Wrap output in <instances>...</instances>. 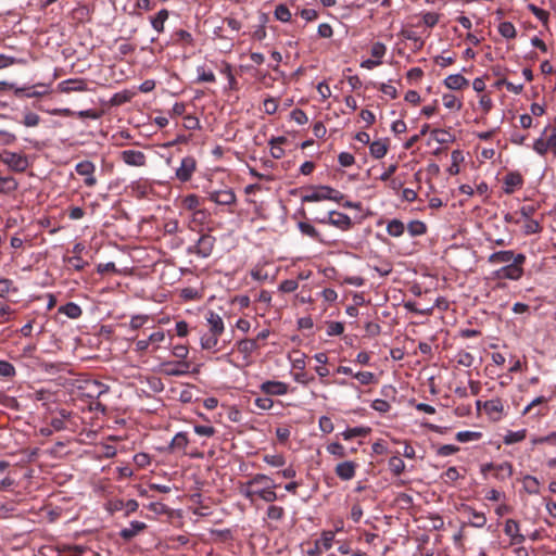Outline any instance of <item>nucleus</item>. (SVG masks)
I'll return each mask as SVG.
<instances>
[{
    "mask_svg": "<svg viewBox=\"0 0 556 556\" xmlns=\"http://www.w3.org/2000/svg\"><path fill=\"white\" fill-rule=\"evenodd\" d=\"M343 198V193L329 186H314L306 189L305 194L302 195L301 200L302 202H318L330 200L340 203Z\"/></svg>",
    "mask_w": 556,
    "mask_h": 556,
    "instance_id": "1",
    "label": "nucleus"
},
{
    "mask_svg": "<svg viewBox=\"0 0 556 556\" xmlns=\"http://www.w3.org/2000/svg\"><path fill=\"white\" fill-rule=\"evenodd\" d=\"M526 255L518 253L515 262L501 267L494 271V276L498 279L519 280L523 276V265L526 263Z\"/></svg>",
    "mask_w": 556,
    "mask_h": 556,
    "instance_id": "2",
    "label": "nucleus"
},
{
    "mask_svg": "<svg viewBox=\"0 0 556 556\" xmlns=\"http://www.w3.org/2000/svg\"><path fill=\"white\" fill-rule=\"evenodd\" d=\"M0 160L12 172L24 173L29 167L28 157L22 153L3 150L0 153Z\"/></svg>",
    "mask_w": 556,
    "mask_h": 556,
    "instance_id": "3",
    "label": "nucleus"
},
{
    "mask_svg": "<svg viewBox=\"0 0 556 556\" xmlns=\"http://www.w3.org/2000/svg\"><path fill=\"white\" fill-rule=\"evenodd\" d=\"M216 243V238L210 233H203L198 239L197 243L188 248L189 254H195L202 258L211 256Z\"/></svg>",
    "mask_w": 556,
    "mask_h": 556,
    "instance_id": "4",
    "label": "nucleus"
},
{
    "mask_svg": "<svg viewBox=\"0 0 556 556\" xmlns=\"http://www.w3.org/2000/svg\"><path fill=\"white\" fill-rule=\"evenodd\" d=\"M318 224H328L340 228L341 230H349L352 227V219L349 215L336 211L328 212L324 218H315Z\"/></svg>",
    "mask_w": 556,
    "mask_h": 556,
    "instance_id": "5",
    "label": "nucleus"
},
{
    "mask_svg": "<svg viewBox=\"0 0 556 556\" xmlns=\"http://www.w3.org/2000/svg\"><path fill=\"white\" fill-rule=\"evenodd\" d=\"M75 172L84 177V185L88 188H93L98 184L96 177V165L89 160H84L75 165Z\"/></svg>",
    "mask_w": 556,
    "mask_h": 556,
    "instance_id": "6",
    "label": "nucleus"
},
{
    "mask_svg": "<svg viewBox=\"0 0 556 556\" xmlns=\"http://www.w3.org/2000/svg\"><path fill=\"white\" fill-rule=\"evenodd\" d=\"M197 170V161L193 156H185L179 167L176 168L175 176L180 182L189 181Z\"/></svg>",
    "mask_w": 556,
    "mask_h": 556,
    "instance_id": "7",
    "label": "nucleus"
},
{
    "mask_svg": "<svg viewBox=\"0 0 556 556\" xmlns=\"http://www.w3.org/2000/svg\"><path fill=\"white\" fill-rule=\"evenodd\" d=\"M208 200L218 204L230 206L237 202V197L231 188L208 191Z\"/></svg>",
    "mask_w": 556,
    "mask_h": 556,
    "instance_id": "8",
    "label": "nucleus"
},
{
    "mask_svg": "<svg viewBox=\"0 0 556 556\" xmlns=\"http://www.w3.org/2000/svg\"><path fill=\"white\" fill-rule=\"evenodd\" d=\"M118 159L128 166L143 167L147 165V156L139 150H123L119 152Z\"/></svg>",
    "mask_w": 556,
    "mask_h": 556,
    "instance_id": "9",
    "label": "nucleus"
},
{
    "mask_svg": "<svg viewBox=\"0 0 556 556\" xmlns=\"http://www.w3.org/2000/svg\"><path fill=\"white\" fill-rule=\"evenodd\" d=\"M189 444V438L187 432H178L174 435L167 447H165L166 453H180L181 455H187V446Z\"/></svg>",
    "mask_w": 556,
    "mask_h": 556,
    "instance_id": "10",
    "label": "nucleus"
},
{
    "mask_svg": "<svg viewBox=\"0 0 556 556\" xmlns=\"http://www.w3.org/2000/svg\"><path fill=\"white\" fill-rule=\"evenodd\" d=\"M504 533L509 536L511 545H518L525 542L526 538L520 533L519 522L515 519H507L504 526Z\"/></svg>",
    "mask_w": 556,
    "mask_h": 556,
    "instance_id": "11",
    "label": "nucleus"
},
{
    "mask_svg": "<svg viewBox=\"0 0 556 556\" xmlns=\"http://www.w3.org/2000/svg\"><path fill=\"white\" fill-rule=\"evenodd\" d=\"M248 486H258L263 485V488H256V490H267L270 491V495H277L275 492V488L277 486L271 478L264 473H256L254 475L248 482Z\"/></svg>",
    "mask_w": 556,
    "mask_h": 556,
    "instance_id": "12",
    "label": "nucleus"
},
{
    "mask_svg": "<svg viewBox=\"0 0 556 556\" xmlns=\"http://www.w3.org/2000/svg\"><path fill=\"white\" fill-rule=\"evenodd\" d=\"M523 177L518 172L508 173L503 179V190L506 194L514 193L517 189H520L523 186Z\"/></svg>",
    "mask_w": 556,
    "mask_h": 556,
    "instance_id": "13",
    "label": "nucleus"
},
{
    "mask_svg": "<svg viewBox=\"0 0 556 556\" xmlns=\"http://www.w3.org/2000/svg\"><path fill=\"white\" fill-rule=\"evenodd\" d=\"M260 389L267 395H285L289 391V386L282 381L267 380L260 386Z\"/></svg>",
    "mask_w": 556,
    "mask_h": 556,
    "instance_id": "14",
    "label": "nucleus"
},
{
    "mask_svg": "<svg viewBox=\"0 0 556 556\" xmlns=\"http://www.w3.org/2000/svg\"><path fill=\"white\" fill-rule=\"evenodd\" d=\"M485 414L494 421L500 420L504 414V404L501 399H492L483 404Z\"/></svg>",
    "mask_w": 556,
    "mask_h": 556,
    "instance_id": "15",
    "label": "nucleus"
},
{
    "mask_svg": "<svg viewBox=\"0 0 556 556\" xmlns=\"http://www.w3.org/2000/svg\"><path fill=\"white\" fill-rule=\"evenodd\" d=\"M358 465L355 462L346 460L339 463L336 468V475L343 481L352 480L355 477Z\"/></svg>",
    "mask_w": 556,
    "mask_h": 556,
    "instance_id": "16",
    "label": "nucleus"
},
{
    "mask_svg": "<svg viewBox=\"0 0 556 556\" xmlns=\"http://www.w3.org/2000/svg\"><path fill=\"white\" fill-rule=\"evenodd\" d=\"M147 529V525L142 521H131L129 527L124 528L119 531V536L126 541H131L135 536L140 534Z\"/></svg>",
    "mask_w": 556,
    "mask_h": 556,
    "instance_id": "17",
    "label": "nucleus"
},
{
    "mask_svg": "<svg viewBox=\"0 0 556 556\" xmlns=\"http://www.w3.org/2000/svg\"><path fill=\"white\" fill-rule=\"evenodd\" d=\"M242 494L245 498L253 501L254 496L267 502L273 503L278 500V495H270V491L267 490H256V486H248L242 491Z\"/></svg>",
    "mask_w": 556,
    "mask_h": 556,
    "instance_id": "18",
    "label": "nucleus"
},
{
    "mask_svg": "<svg viewBox=\"0 0 556 556\" xmlns=\"http://www.w3.org/2000/svg\"><path fill=\"white\" fill-rule=\"evenodd\" d=\"M516 257H517V254H515V252L513 250H503V251L494 252L491 255H489L488 263H490L492 265H496V264L508 265V264L515 262Z\"/></svg>",
    "mask_w": 556,
    "mask_h": 556,
    "instance_id": "19",
    "label": "nucleus"
},
{
    "mask_svg": "<svg viewBox=\"0 0 556 556\" xmlns=\"http://www.w3.org/2000/svg\"><path fill=\"white\" fill-rule=\"evenodd\" d=\"M206 320L210 327V333L222 336L225 330L222 317L217 313L210 311L206 315Z\"/></svg>",
    "mask_w": 556,
    "mask_h": 556,
    "instance_id": "20",
    "label": "nucleus"
},
{
    "mask_svg": "<svg viewBox=\"0 0 556 556\" xmlns=\"http://www.w3.org/2000/svg\"><path fill=\"white\" fill-rule=\"evenodd\" d=\"M444 85L451 90H462L468 87L469 81L460 74H453L444 79Z\"/></svg>",
    "mask_w": 556,
    "mask_h": 556,
    "instance_id": "21",
    "label": "nucleus"
},
{
    "mask_svg": "<svg viewBox=\"0 0 556 556\" xmlns=\"http://www.w3.org/2000/svg\"><path fill=\"white\" fill-rule=\"evenodd\" d=\"M63 92L85 91L87 90V83L81 78L67 79L60 84Z\"/></svg>",
    "mask_w": 556,
    "mask_h": 556,
    "instance_id": "22",
    "label": "nucleus"
},
{
    "mask_svg": "<svg viewBox=\"0 0 556 556\" xmlns=\"http://www.w3.org/2000/svg\"><path fill=\"white\" fill-rule=\"evenodd\" d=\"M464 511L467 513L470 517V526L475 528H483L486 523V517L484 513L477 511L471 506H465Z\"/></svg>",
    "mask_w": 556,
    "mask_h": 556,
    "instance_id": "23",
    "label": "nucleus"
},
{
    "mask_svg": "<svg viewBox=\"0 0 556 556\" xmlns=\"http://www.w3.org/2000/svg\"><path fill=\"white\" fill-rule=\"evenodd\" d=\"M287 142V138L283 137V136H280V137H273L270 140H269V146H270V154L274 159L276 160H279L281 157H283L285 155V150L282 149V144Z\"/></svg>",
    "mask_w": 556,
    "mask_h": 556,
    "instance_id": "24",
    "label": "nucleus"
},
{
    "mask_svg": "<svg viewBox=\"0 0 556 556\" xmlns=\"http://www.w3.org/2000/svg\"><path fill=\"white\" fill-rule=\"evenodd\" d=\"M258 348L260 346L256 343V340L253 339H242L237 342V349L244 356V358L250 357L251 354L255 352Z\"/></svg>",
    "mask_w": 556,
    "mask_h": 556,
    "instance_id": "25",
    "label": "nucleus"
},
{
    "mask_svg": "<svg viewBox=\"0 0 556 556\" xmlns=\"http://www.w3.org/2000/svg\"><path fill=\"white\" fill-rule=\"evenodd\" d=\"M514 473V467L509 462H503L496 465V470L494 471V478L498 481H505L509 479Z\"/></svg>",
    "mask_w": 556,
    "mask_h": 556,
    "instance_id": "26",
    "label": "nucleus"
},
{
    "mask_svg": "<svg viewBox=\"0 0 556 556\" xmlns=\"http://www.w3.org/2000/svg\"><path fill=\"white\" fill-rule=\"evenodd\" d=\"M169 16V12L166 9L160 10L154 16L150 18L151 26L157 33H163L165 28V22Z\"/></svg>",
    "mask_w": 556,
    "mask_h": 556,
    "instance_id": "27",
    "label": "nucleus"
},
{
    "mask_svg": "<svg viewBox=\"0 0 556 556\" xmlns=\"http://www.w3.org/2000/svg\"><path fill=\"white\" fill-rule=\"evenodd\" d=\"M523 490L530 495L540 494V482L536 477L527 475L522 479Z\"/></svg>",
    "mask_w": 556,
    "mask_h": 556,
    "instance_id": "28",
    "label": "nucleus"
},
{
    "mask_svg": "<svg viewBox=\"0 0 556 556\" xmlns=\"http://www.w3.org/2000/svg\"><path fill=\"white\" fill-rule=\"evenodd\" d=\"M59 313L64 314L68 318L76 319L83 314L80 306L74 302H68L65 305L59 307Z\"/></svg>",
    "mask_w": 556,
    "mask_h": 556,
    "instance_id": "29",
    "label": "nucleus"
},
{
    "mask_svg": "<svg viewBox=\"0 0 556 556\" xmlns=\"http://www.w3.org/2000/svg\"><path fill=\"white\" fill-rule=\"evenodd\" d=\"M389 146L383 140H376L369 144L370 155L375 159H382L388 152Z\"/></svg>",
    "mask_w": 556,
    "mask_h": 556,
    "instance_id": "30",
    "label": "nucleus"
},
{
    "mask_svg": "<svg viewBox=\"0 0 556 556\" xmlns=\"http://www.w3.org/2000/svg\"><path fill=\"white\" fill-rule=\"evenodd\" d=\"M18 188L17 180L12 176L0 177V193L10 194Z\"/></svg>",
    "mask_w": 556,
    "mask_h": 556,
    "instance_id": "31",
    "label": "nucleus"
},
{
    "mask_svg": "<svg viewBox=\"0 0 556 556\" xmlns=\"http://www.w3.org/2000/svg\"><path fill=\"white\" fill-rule=\"evenodd\" d=\"M527 429H521L518 431H507V433L503 438V442L506 445H511L521 442L527 438Z\"/></svg>",
    "mask_w": 556,
    "mask_h": 556,
    "instance_id": "32",
    "label": "nucleus"
},
{
    "mask_svg": "<svg viewBox=\"0 0 556 556\" xmlns=\"http://www.w3.org/2000/svg\"><path fill=\"white\" fill-rule=\"evenodd\" d=\"M298 228H299V230L301 231L302 235L307 236V237H309V238H312V239H314V240H316L318 242H323L320 233L311 224L305 223V222H300L298 224Z\"/></svg>",
    "mask_w": 556,
    "mask_h": 556,
    "instance_id": "33",
    "label": "nucleus"
},
{
    "mask_svg": "<svg viewBox=\"0 0 556 556\" xmlns=\"http://www.w3.org/2000/svg\"><path fill=\"white\" fill-rule=\"evenodd\" d=\"M18 292V288L15 286L13 280L8 278L0 279V298H5L10 293Z\"/></svg>",
    "mask_w": 556,
    "mask_h": 556,
    "instance_id": "34",
    "label": "nucleus"
},
{
    "mask_svg": "<svg viewBox=\"0 0 556 556\" xmlns=\"http://www.w3.org/2000/svg\"><path fill=\"white\" fill-rule=\"evenodd\" d=\"M405 231L404 224L399 219H392L387 225V232L391 237H401Z\"/></svg>",
    "mask_w": 556,
    "mask_h": 556,
    "instance_id": "35",
    "label": "nucleus"
},
{
    "mask_svg": "<svg viewBox=\"0 0 556 556\" xmlns=\"http://www.w3.org/2000/svg\"><path fill=\"white\" fill-rule=\"evenodd\" d=\"M407 231L412 237L422 236L427 232V226L421 220H412L407 225Z\"/></svg>",
    "mask_w": 556,
    "mask_h": 556,
    "instance_id": "36",
    "label": "nucleus"
},
{
    "mask_svg": "<svg viewBox=\"0 0 556 556\" xmlns=\"http://www.w3.org/2000/svg\"><path fill=\"white\" fill-rule=\"evenodd\" d=\"M64 556H97V554L90 549L83 547V546L74 545V546H67L64 549Z\"/></svg>",
    "mask_w": 556,
    "mask_h": 556,
    "instance_id": "37",
    "label": "nucleus"
},
{
    "mask_svg": "<svg viewBox=\"0 0 556 556\" xmlns=\"http://www.w3.org/2000/svg\"><path fill=\"white\" fill-rule=\"evenodd\" d=\"M389 469L394 476H401L405 471V463L399 456H392L389 459Z\"/></svg>",
    "mask_w": 556,
    "mask_h": 556,
    "instance_id": "38",
    "label": "nucleus"
},
{
    "mask_svg": "<svg viewBox=\"0 0 556 556\" xmlns=\"http://www.w3.org/2000/svg\"><path fill=\"white\" fill-rule=\"evenodd\" d=\"M218 334L205 333L201 337V346L203 350H215L219 340Z\"/></svg>",
    "mask_w": 556,
    "mask_h": 556,
    "instance_id": "39",
    "label": "nucleus"
},
{
    "mask_svg": "<svg viewBox=\"0 0 556 556\" xmlns=\"http://www.w3.org/2000/svg\"><path fill=\"white\" fill-rule=\"evenodd\" d=\"M179 296L184 301H198L202 299V292L197 288L187 287L180 290Z\"/></svg>",
    "mask_w": 556,
    "mask_h": 556,
    "instance_id": "40",
    "label": "nucleus"
},
{
    "mask_svg": "<svg viewBox=\"0 0 556 556\" xmlns=\"http://www.w3.org/2000/svg\"><path fill=\"white\" fill-rule=\"evenodd\" d=\"M334 534L330 531L324 532L321 538L317 540L316 546L323 552V551H329L332 547Z\"/></svg>",
    "mask_w": 556,
    "mask_h": 556,
    "instance_id": "41",
    "label": "nucleus"
},
{
    "mask_svg": "<svg viewBox=\"0 0 556 556\" xmlns=\"http://www.w3.org/2000/svg\"><path fill=\"white\" fill-rule=\"evenodd\" d=\"M64 262L70 268H73L76 271H80L88 266V262L84 261L79 255L64 257Z\"/></svg>",
    "mask_w": 556,
    "mask_h": 556,
    "instance_id": "42",
    "label": "nucleus"
},
{
    "mask_svg": "<svg viewBox=\"0 0 556 556\" xmlns=\"http://www.w3.org/2000/svg\"><path fill=\"white\" fill-rule=\"evenodd\" d=\"M443 105L450 110H460L463 106L462 101L452 93H445L442 97Z\"/></svg>",
    "mask_w": 556,
    "mask_h": 556,
    "instance_id": "43",
    "label": "nucleus"
},
{
    "mask_svg": "<svg viewBox=\"0 0 556 556\" xmlns=\"http://www.w3.org/2000/svg\"><path fill=\"white\" fill-rule=\"evenodd\" d=\"M543 136L546 138L548 150L556 154V127L546 126Z\"/></svg>",
    "mask_w": 556,
    "mask_h": 556,
    "instance_id": "44",
    "label": "nucleus"
},
{
    "mask_svg": "<svg viewBox=\"0 0 556 556\" xmlns=\"http://www.w3.org/2000/svg\"><path fill=\"white\" fill-rule=\"evenodd\" d=\"M498 33L506 39H514L517 35L516 28L510 22H502L498 25Z\"/></svg>",
    "mask_w": 556,
    "mask_h": 556,
    "instance_id": "45",
    "label": "nucleus"
},
{
    "mask_svg": "<svg viewBox=\"0 0 556 556\" xmlns=\"http://www.w3.org/2000/svg\"><path fill=\"white\" fill-rule=\"evenodd\" d=\"M15 376V367L10 362L0 359V377L13 379Z\"/></svg>",
    "mask_w": 556,
    "mask_h": 556,
    "instance_id": "46",
    "label": "nucleus"
},
{
    "mask_svg": "<svg viewBox=\"0 0 556 556\" xmlns=\"http://www.w3.org/2000/svg\"><path fill=\"white\" fill-rule=\"evenodd\" d=\"M481 437L482 433L477 431H459L455 435L456 440L462 443L478 441L481 439Z\"/></svg>",
    "mask_w": 556,
    "mask_h": 556,
    "instance_id": "47",
    "label": "nucleus"
},
{
    "mask_svg": "<svg viewBox=\"0 0 556 556\" xmlns=\"http://www.w3.org/2000/svg\"><path fill=\"white\" fill-rule=\"evenodd\" d=\"M286 515L285 508L277 505H270L268 506L266 510V516L270 520L279 521L281 520Z\"/></svg>",
    "mask_w": 556,
    "mask_h": 556,
    "instance_id": "48",
    "label": "nucleus"
},
{
    "mask_svg": "<svg viewBox=\"0 0 556 556\" xmlns=\"http://www.w3.org/2000/svg\"><path fill=\"white\" fill-rule=\"evenodd\" d=\"M200 198L197 194H188L182 200V205L188 211H193V213L199 210Z\"/></svg>",
    "mask_w": 556,
    "mask_h": 556,
    "instance_id": "49",
    "label": "nucleus"
},
{
    "mask_svg": "<svg viewBox=\"0 0 556 556\" xmlns=\"http://www.w3.org/2000/svg\"><path fill=\"white\" fill-rule=\"evenodd\" d=\"M291 12L289 10V8L285 4H279L276 7L275 9V17L280 21V22H283V23H287V22H290L291 21Z\"/></svg>",
    "mask_w": 556,
    "mask_h": 556,
    "instance_id": "50",
    "label": "nucleus"
},
{
    "mask_svg": "<svg viewBox=\"0 0 556 556\" xmlns=\"http://www.w3.org/2000/svg\"><path fill=\"white\" fill-rule=\"evenodd\" d=\"M40 121H41V118L38 114L28 111V112L24 113V116H23V119L21 121V123L26 127H36L39 125Z\"/></svg>",
    "mask_w": 556,
    "mask_h": 556,
    "instance_id": "51",
    "label": "nucleus"
},
{
    "mask_svg": "<svg viewBox=\"0 0 556 556\" xmlns=\"http://www.w3.org/2000/svg\"><path fill=\"white\" fill-rule=\"evenodd\" d=\"M197 72L198 83H214L216 80L215 74L212 71H206L204 66H199Z\"/></svg>",
    "mask_w": 556,
    "mask_h": 556,
    "instance_id": "52",
    "label": "nucleus"
},
{
    "mask_svg": "<svg viewBox=\"0 0 556 556\" xmlns=\"http://www.w3.org/2000/svg\"><path fill=\"white\" fill-rule=\"evenodd\" d=\"M326 450L329 454L338 458H344L346 456L344 446L339 442L328 444Z\"/></svg>",
    "mask_w": 556,
    "mask_h": 556,
    "instance_id": "53",
    "label": "nucleus"
},
{
    "mask_svg": "<svg viewBox=\"0 0 556 556\" xmlns=\"http://www.w3.org/2000/svg\"><path fill=\"white\" fill-rule=\"evenodd\" d=\"M528 9L533 15L541 21L544 25H547L549 14L547 11L536 7L535 4H529Z\"/></svg>",
    "mask_w": 556,
    "mask_h": 556,
    "instance_id": "54",
    "label": "nucleus"
},
{
    "mask_svg": "<svg viewBox=\"0 0 556 556\" xmlns=\"http://www.w3.org/2000/svg\"><path fill=\"white\" fill-rule=\"evenodd\" d=\"M368 430L362 427H355L346 429L344 432L341 433L344 440H351L356 437H365L367 434Z\"/></svg>",
    "mask_w": 556,
    "mask_h": 556,
    "instance_id": "55",
    "label": "nucleus"
},
{
    "mask_svg": "<svg viewBox=\"0 0 556 556\" xmlns=\"http://www.w3.org/2000/svg\"><path fill=\"white\" fill-rule=\"evenodd\" d=\"M293 379H294V381H296L298 383H301L303 386H307L315 380L314 376L308 375L305 371V369L298 370L296 372H294Z\"/></svg>",
    "mask_w": 556,
    "mask_h": 556,
    "instance_id": "56",
    "label": "nucleus"
},
{
    "mask_svg": "<svg viewBox=\"0 0 556 556\" xmlns=\"http://www.w3.org/2000/svg\"><path fill=\"white\" fill-rule=\"evenodd\" d=\"M189 371V364L187 362H179L175 365V367H172L166 370L167 375L170 376H182L186 375Z\"/></svg>",
    "mask_w": 556,
    "mask_h": 556,
    "instance_id": "57",
    "label": "nucleus"
},
{
    "mask_svg": "<svg viewBox=\"0 0 556 556\" xmlns=\"http://www.w3.org/2000/svg\"><path fill=\"white\" fill-rule=\"evenodd\" d=\"M278 100L271 97L265 99L263 102V111L268 115L275 114L278 110Z\"/></svg>",
    "mask_w": 556,
    "mask_h": 556,
    "instance_id": "58",
    "label": "nucleus"
},
{
    "mask_svg": "<svg viewBox=\"0 0 556 556\" xmlns=\"http://www.w3.org/2000/svg\"><path fill=\"white\" fill-rule=\"evenodd\" d=\"M523 231L526 235L539 233L542 230V226L535 219L529 218L525 220Z\"/></svg>",
    "mask_w": 556,
    "mask_h": 556,
    "instance_id": "59",
    "label": "nucleus"
},
{
    "mask_svg": "<svg viewBox=\"0 0 556 556\" xmlns=\"http://www.w3.org/2000/svg\"><path fill=\"white\" fill-rule=\"evenodd\" d=\"M344 331V325L340 321L327 323V334L330 337L340 336Z\"/></svg>",
    "mask_w": 556,
    "mask_h": 556,
    "instance_id": "60",
    "label": "nucleus"
},
{
    "mask_svg": "<svg viewBox=\"0 0 556 556\" xmlns=\"http://www.w3.org/2000/svg\"><path fill=\"white\" fill-rule=\"evenodd\" d=\"M386 52H387V47L384 43H382L380 41L372 43L371 49H370V54L372 58L381 61V59L384 56Z\"/></svg>",
    "mask_w": 556,
    "mask_h": 556,
    "instance_id": "61",
    "label": "nucleus"
},
{
    "mask_svg": "<svg viewBox=\"0 0 556 556\" xmlns=\"http://www.w3.org/2000/svg\"><path fill=\"white\" fill-rule=\"evenodd\" d=\"M432 135L434 140L441 144L451 142L453 140L452 135L444 129H433Z\"/></svg>",
    "mask_w": 556,
    "mask_h": 556,
    "instance_id": "62",
    "label": "nucleus"
},
{
    "mask_svg": "<svg viewBox=\"0 0 556 556\" xmlns=\"http://www.w3.org/2000/svg\"><path fill=\"white\" fill-rule=\"evenodd\" d=\"M456 357H457V363H458L459 365L465 366V367H470V366H472L473 361H475V358H473L472 354H471V353H469V352H467V351H460V352H458V354H457V356H456Z\"/></svg>",
    "mask_w": 556,
    "mask_h": 556,
    "instance_id": "63",
    "label": "nucleus"
},
{
    "mask_svg": "<svg viewBox=\"0 0 556 556\" xmlns=\"http://www.w3.org/2000/svg\"><path fill=\"white\" fill-rule=\"evenodd\" d=\"M354 377L362 383V384H370L376 382V377L370 371H358L354 374Z\"/></svg>",
    "mask_w": 556,
    "mask_h": 556,
    "instance_id": "64",
    "label": "nucleus"
}]
</instances>
